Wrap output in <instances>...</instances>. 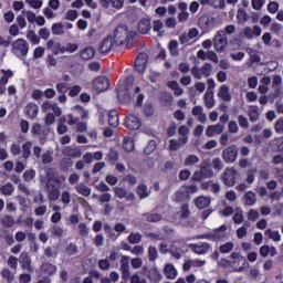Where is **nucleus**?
Here are the masks:
<instances>
[{"mask_svg": "<svg viewBox=\"0 0 283 283\" xmlns=\"http://www.w3.org/2000/svg\"><path fill=\"white\" fill-rule=\"evenodd\" d=\"M113 40L117 46L125 45L126 43V48L129 50L138 41V33L129 31L127 24H118L115 28Z\"/></svg>", "mask_w": 283, "mask_h": 283, "instance_id": "1", "label": "nucleus"}, {"mask_svg": "<svg viewBox=\"0 0 283 283\" xmlns=\"http://www.w3.org/2000/svg\"><path fill=\"white\" fill-rule=\"evenodd\" d=\"M46 176L48 180L45 188L48 198L50 202H56V200H59V198L61 197V179H59V177H55L56 171L54 170V168H49L46 170Z\"/></svg>", "mask_w": 283, "mask_h": 283, "instance_id": "2", "label": "nucleus"}, {"mask_svg": "<svg viewBox=\"0 0 283 283\" xmlns=\"http://www.w3.org/2000/svg\"><path fill=\"white\" fill-rule=\"evenodd\" d=\"M11 51L18 59H25L30 52V44L25 39L19 38L13 42Z\"/></svg>", "mask_w": 283, "mask_h": 283, "instance_id": "3", "label": "nucleus"}, {"mask_svg": "<svg viewBox=\"0 0 283 283\" xmlns=\"http://www.w3.org/2000/svg\"><path fill=\"white\" fill-rule=\"evenodd\" d=\"M31 134L34 138H38L41 145H44L50 134V127L41 126L39 123H34L31 127Z\"/></svg>", "mask_w": 283, "mask_h": 283, "instance_id": "4", "label": "nucleus"}, {"mask_svg": "<svg viewBox=\"0 0 283 283\" xmlns=\"http://www.w3.org/2000/svg\"><path fill=\"white\" fill-rule=\"evenodd\" d=\"M228 43L229 40L227 39V32H224V30H219L212 40V45L216 52H224V48H227Z\"/></svg>", "mask_w": 283, "mask_h": 283, "instance_id": "5", "label": "nucleus"}, {"mask_svg": "<svg viewBox=\"0 0 283 283\" xmlns=\"http://www.w3.org/2000/svg\"><path fill=\"white\" fill-rule=\"evenodd\" d=\"M198 27L203 32H211V30H213V28H216V18H213L209 13H203L198 19Z\"/></svg>", "mask_w": 283, "mask_h": 283, "instance_id": "6", "label": "nucleus"}, {"mask_svg": "<svg viewBox=\"0 0 283 283\" xmlns=\"http://www.w3.org/2000/svg\"><path fill=\"white\" fill-rule=\"evenodd\" d=\"M222 159L227 165H233L238 160V146L230 145L222 151Z\"/></svg>", "mask_w": 283, "mask_h": 283, "instance_id": "7", "label": "nucleus"}, {"mask_svg": "<svg viewBox=\"0 0 283 283\" xmlns=\"http://www.w3.org/2000/svg\"><path fill=\"white\" fill-rule=\"evenodd\" d=\"M237 177L238 170H235V168H227L221 175V180L226 185V187H234Z\"/></svg>", "mask_w": 283, "mask_h": 283, "instance_id": "8", "label": "nucleus"}, {"mask_svg": "<svg viewBox=\"0 0 283 283\" xmlns=\"http://www.w3.org/2000/svg\"><path fill=\"white\" fill-rule=\"evenodd\" d=\"M109 77L107 76H97L94 81H93V87L95 90V92H97L98 94H101V92H107V90H109Z\"/></svg>", "mask_w": 283, "mask_h": 283, "instance_id": "9", "label": "nucleus"}, {"mask_svg": "<svg viewBox=\"0 0 283 283\" xmlns=\"http://www.w3.org/2000/svg\"><path fill=\"white\" fill-rule=\"evenodd\" d=\"M149 61V56L147 53L142 52L139 53L135 59V70L139 74H144V72L147 70V62Z\"/></svg>", "mask_w": 283, "mask_h": 283, "instance_id": "10", "label": "nucleus"}, {"mask_svg": "<svg viewBox=\"0 0 283 283\" xmlns=\"http://www.w3.org/2000/svg\"><path fill=\"white\" fill-rule=\"evenodd\" d=\"M99 205L104 206L103 216H109L114 211V206L109 205L112 202V193H102L98 198Z\"/></svg>", "mask_w": 283, "mask_h": 283, "instance_id": "11", "label": "nucleus"}, {"mask_svg": "<svg viewBox=\"0 0 283 283\" xmlns=\"http://www.w3.org/2000/svg\"><path fill=\"white\" fill-rule=\"evenodd\" d=\"M124 125L125 127H127V129L136 132V129H140L143 123L140 122V118H138V116L129 114L128 116H126Z\"/></svg>", "mask_w": 283, "mask_h": 283, "instance_id": "12", "label": "nucleus"}, {"mask_svg": "<svg viewBox=\"0 0 283 283\" xmlns=\"http://www.w3.org/2000/svg\"><path fill=\"white\" fill-rule=\"evenodd\" d=\"M227 224H222L214 229L212 233L207 234V240H212V242H220L224 240V232L227 231Z\"/></svg>", "mask_w": 283, "mask_h": 283, "instance_id": "13", "label": "nucleus"}, {"mask_svg": "<svg viewBox=\"0 0 283 283\" xmlns=\"http://www.w3.org/2000/svg\"><path fill=\"white\" fill-rule=\"evenodd\" d=\"M114 38L112 35H107L99 44L98 52L99 54H109L114 48Z\"/></svg>", "mask_w": 283, "mask_h": 283, "instance_id": "14", "label": "nucleus"}, {"mask_svg": "<svg viewBox=\"0 0 283 283\" xmlns=\"http://www.w3.org/2000/svg\"><path fill=\"white\" fill-rule=\"evenodd\" d=\"M19 263L21 264V269L24 271H28V273H31L32 271V258L30 256V253L28 252H21L19 258Z\"/></svg>", "mask_w": 283, "mask_h": 283, "instance_id": "15", "label": "nucleus"}, {"mask_svg": "<svg viewBox=\"0 0 283 283\" xmlns=\"http://www.w3.org/2000/svg\"><path fill=\"white\" fill-rule=\"evenodd\" d=\"M191 251L197 255H205L211 251V244L203 242V243H193L190 244Z\"/></svg>", "mask_w": 283, "mask_h": 283, "instance_id": "16", "label": "nucleus"}, {"mask_svg": "<svg viewBox=\"0 0 283 283\" xmlns=\"http://www.w3.org/2000/svg\"><path fill=\"white\" fill-rule=\"evenodd\" d=\"M24 114L27 118H29L30 120H34V118L39 116V105H36L34 102L27 104V106L24 107Z\"/></svg>", "mask_w": 283, "mask_h": 283, "instance_id": "17", "label": "nucleus"}, {"mask_svg": "<svg viewBox=\"0 0 283 283\" xmlns=\"http://www.w3.org/2000/svg\"><path fill=\"white\" fill-rule=\"evenodd\" d=\"M172 200L174 202H189V200H191V197L187 195V191L181 186L180 189H178L172 196Z\"/></svg>", "mask_w": 283, "mask_h": 283, "instance_id": "18", "label": "nucleus"}, {"mask_svg": "<svg viewBox=\"0 0 283 283\" xmlns=\"http://www.w3.org/2000/svg\"><path fill=\"white\" fill-rule=\"evenodd\" d=\"M136 193L139 200H145V198H149V196H151V191L149 190V188H147V185H145V182H142L137 186Z\"/></svg>", "mask_w": 283, "mask_h": 283, "instance_id": "19", "label": "nucleus"}, {"mask_svg": "<svg viewBox=\"0 0 283 283\" xmlns=\"http://www.w3.org/2000/svg\"><path fill=\"white\" fill-rule=\"evenodd\" d=\"M217 96L221 98V101H224V103L231 102V93H229V85H221L219 92L217 93Z\"/></svg>", "mask_w": 283, "mask_h": 283, "instance_id": "20", "label": "nucleus"}, {"mask_svg": "<svg viewBox=\"0 0 283 283\" xmlns=\"http://www.w3.org/2000/svg\"><path fill=\"white\" fill-rule=\"evenodd\" d=\"M164 275L167 277V280H176V277H178V271L174 264L168 263L164 269Z\"/></svg>", "mask_w": 283, "mask_h": 283, "instance_id": "21", "label": "nucleus"}, {"mask_svg": "<svg viewBox=\"0 0 283 283\" xmlns=\"http://www.w3.org/2000/svg\"><path fill=\"white\" fill-rule=\"evenodd\" d=\"M80 56L83 61H92V57L96 56V50L93 46H86L80 52Z\"/></svg>", "mask_w": 283, "mask_h": 283, "instance_id": "22", "label": "nucleus"}, {"mask_svg": "<svg viewBox=\"0 0 283 283\" xmlns=\"http://www.w3.org/2000/svg\"><path fill=\"white\" fill-rule=\"evenodd\" d=\"M122 264H120V271H122V277L123 280H129L130 272H129V261H127V256H122Z\"/></svg>", "mask_w": 283, "mask_h": 283, "instance_id": "23", "label": "nucleus"}, {"mask_svg": "<svg viewBox=\"0 0 283 283\" xmlns=\"http://www.w3.org/2000/svg\"><path fill=\"white\" fill-rule=\"evenodd\" d=\"M151 30V20L144 18L138 22V31L140 34H147Z\"/></svg>", "mask_w": 283, "mask_h": 283, "instance_id": "24", "label": "nucleus"}, {"mask_svg": "<svg viewBox=\"0 0 283 283\" xmlns=\"http://www.w3.org/2000/svg\"><path fill=\"white\" fill-rule=\"evenodd\" d=\"M109 127H118L120 125V118L118 117V111L113 109L108 113Z\"/></svg>", "mask_w": 283, "mask_h": 283, "instance_id": "25", "label": "nucleus"}, {"mask_svg": "<svg viewBox=\"0 0 283 283\" xmlns=\"http://www.w3.org/2000/svg\"><path fill=\"white\" fill-rule=\"evenodd\" d=\"M203 103L208 109H212L216 106V99H213V91H206L203 95Z\"/></svg>", "mask_w": 283, "mask_h": 283, "instance_id": "26", "label": "nucleus"}, {"mask_svg": "<svg viewBox=\"0 0 283 283\" xmlns=\"http://www.w3.org/2000/svg\"><path fill=\"white\" fill-rule=\"evenodd\" d=\"M195 205L197 207V209H207V207H210L211 205V199L201 196V197H197L195 200Z\"/></svg>", "mask_w": 283, "mask_h": 283, "instance_id": "27", "label": "nucleus"}, {"mask_svg": "<svg viewBox=\"0 0 283 283\" xmlns=\"http://www.w3.org/2000/svg\"><path fill=\"white\" fill-rule=\"evenodd\" d=\"M118 158H119V154L114 149V148H111L108 154L106 155V163L108 165H116V163H118Z\"/></svg>", "mask_w": 283, "mask_h": 283, "instance_id": "28", "label": "nucleus"}, {"mask_svg": "<svg viewBox=\"0 0 283 283\" xmlns=\"http://www.w3.org/2000/svg\"><path fill=\"white\" fill-rule=\"evenodd\" d=\"M75 190L80 196H84V198H90L92 196V188L85 186L84 184H77L75 186Z\"/></svg>", "mask_w": 283, "mask_h": 283, "instance_id": "29", "label": "nucleus"}, {"mask_svg": "<svg viewBox=\"0 0 283 283\" xmlns=\"http://www.w3.org/2000/svg\"><path fill=\"white\" fill-rule=\"evenodd\" d=\"M30 156H32V142H25L22 145V158L27 163Z\"/></svg>", "mask_w": 283, "mask_h": 283, "instance_id": "30", "label": "nucleus"}, {"mask_svg": "<svg viewBox=\"0 0 283 283\" xmlns=\"http://www.w3.org/2000/svg\"><path fill=\"white\" fill-rule=\"evenodd\" d=\"M148 280L151 282L158 283L163 280V274L156 268H153L148 271Z\"/></svg>", "mask_w": 283, "mask_h": 283, "instance_id": "31", "label": "nucleus"}, {"mask_svg": "<svg viewBox=\"0 0 283 283\" xmlns=\"http://www.w3.org/2000/svg\"><path fill=\"white\" fill-rule=\"evenodd\" d=\"M51 32L55 36H61L63 34H65V29L63 27V22L53 23L52 27H51Z\"/></svg>", "mask_w": 283, "mask_h": 283, "instance_id": "32", "label": "nucleus"}, {"mask_svg": "<svg viewBox=\"0 0 283 283\" xmlns=\"http://www.w3.org/2000/svg\"><path fill=\"white\" fill-rule=\"evenodd\" d=\"M63 154H64V156H69L70 158H81V156H82V153L80 149L72 148L70 146L64 148Z\"/></svg>", "mask_w": 283, "mask_h": 283, "instance_id": "33", "label": "nucleus"}, {"mask_svg": "<svg viewBox=\"0 0 283 283\" xmlns=\"http://www.w3.org/2000/svg\"><path fill=\"white\" fill-rule=\"evenodd\" d=\"M250 123H255L260 119V111L258 106H252L248 113Z\"/></svg>", "mask_w": 283, "mask_h": 283, "instance_id": "34", "label": "nucleus"}, {"mask_svg": "<svg viewBox=\"0 0 283 283\" xmlns=\"http://www.w3.org/2000/svg\"><path fill=\"white\" fill-rule=\"evenodd\" d=\"M117 99L122 103V105H127L128 103H132V95L128 91L117 93Z\"/></svg>", "mask_w": 283, "mask_h": 283, "instance_id": "35", "label": "nucleus"}, {"mask_svg": "<svg viewBox=\"0 0 283 283\" xmlns=\"http://www.w3.org/2000/svg\"><path fill=\"white\" fill-rule=\"evenodd\" d=\"M134 147H136V145L134 144V138L132 137H125L123 140V149L124 151H134Z\"/></svg>", "mask_w": 283, "mask_h": 283, "instance_id": "36", "label": "nucleus"}, {"mask_svg": "<svg viewBox=\"0 0 283 283\" xmlns=\"http://www.w3.org/2000/svg\"><path fill=\"white\" fill-rule=\"evenodd\" d=\"M200 163V157L196 155H188L184 161L185 167H193V165H198Z\"/></svg>", "mask_w": 283, "mask_h": 283, "instance_id": "37", "label": "nucleus"}, {"mask_svg": "<svg viewBox=\"0 0 283 283\" xmlns=\"http://www.w3.org/2000/svg\"><path fill=\"white\" fill-rule=\"evenodd\" d=\"M1 74H3V76L0 78V84L2 85H8V81H10V78H12V76H14V73L11 70H1Z\"/></svg>", "mask_w": 283, "mask_h": 283, "instance_id": "38", "label": "nucleus"}, {"mask_svg": "<svg viewBox=\"0 0 283 283\" xmlns=\"http://www.w3.org/2000/svg\"><path fill=\"white\" fill-rule=\"evenodd\" d=\"M0 192L2 196H12V193H14V186L8 182L0 187Z\"/></svg>", "mask_w": 283, "mask_h": 283, "instance_id": "39", "label": "nucleus"}, {"mask_svg": "<svg viewBox=\"0 0 283 283\" xmlns=\"http://www.w3.org/2000/svg\"><path fill=\"white\" fill-rule=\"evenodd\" d=\"M0 275L8 283L14 282V274L9 269H6V268L2 269V271L0 272Z\"/></svg>", "mask_w": 283, "mask_h": 283, "instance_id": "40", "label": "nucleus"}, {"mask_svg": "<svg viewBox=\"0 0 283 283\" xmlns=\"http://www.w3.org/2000/svg\"><path fill=\"white\" fill-rule=\"evenodd\" d=\"M233 242L229 241L219 247V253H221L222 255H227V253H231V251H233Z\"/></svg>", "mask_w": 283, "mask_h": 283, "instance_id": "41", "label": "nucleus"}, {"mask_svg": "<svg viewBox=\"0 0 283 283\" xmlns=\"http://www.w3.org/2000/svg\"><path fill=\"white\" fill-rule=\"evenodd\" d=\"M42 271L46 275H54V273H56V265H54L52 263H43Z\"/></svg>", "mask_w": 283, "mask_h": 283, "instance_id": "42", "label": "nucleus"}, {"mask_svg": "<svg viewBox=\"0 0 283 283\" xmlns=\"http://www.w3.org/2000/svg\"><path fill=\"white\" fill-rule=\"evenodd\" d=\"M265 235H268V238H270V240H273L274 242H280V240H282V235L277 230L273 231L271 229H268L265 231Z\"/></svg>", "mask_w": 283, "mask_h": 283, "instance_id": "43", "label": "nucleus"}, {"mask_svg": "<svg viewBox=\"0 0 283 283\" xmlns=\"http://www.w3.org/2000/svg\"><path fill=\"white\" fill-rule=\"evenodd\" d=\"M27 39L31 41L32 45H39V43H41V38L36 35V32H34L33 30H30L27 33Z\"/></svg>", "mask_w": 283, "mask_h": 283, "instance_id": "44", "label": "nucleus"}, {"mask_svg": "<svg viewBox=\"0 0 283 283\" xmlns=\"http://www.w3.org/2000/svg\"><path fill=\"white\" fill-rule=\"evenodd\" d=\"M55 90L59 94H67V92H70V84L65 82H59L55 84Z\"/></svg>", "mask_w": 283, "mask_h": 283, "instance_id": "45", "label": "nucleus"}, {"mask_svg": "<svg viewBox=\"0 0 283 283\" xmlns=\"http://www.w3.org/2000/svg\"><path fill=\"white\" fill-rule=\"evenodd\" d=\"M159 103L163 107H169L174 103V95H160Z\"/></svg>", "mask_w": 283, "mask_h": 283, "instance_id": "46", "label": "nucleus"}, {"mask_svg": "<svg viewBox=\"0 0 283 283\" xmlns=\"http://www.w3.org/2000/svg\"><path fill=\"white\" fill-rule=\"evenodd\" d=\"M145 217L147 222H160L163 220V214L158 212L146 213Z\"/></svg>", "mask_w": 283, "mask_h": 283, "instance_id": "47", "label": "nucleus"}, {"mask_svg": "<svg viewBox=\"0 0 283 283\" xmlns=\"http://www.w3.org/2000/svg\"><path fill=\"white\" fill-rule=\"evenodd\" d=\"M168 50L171 56H178V54H180V52L178 51V41L177 40L170 41L168 44Z\"/></svg>", "mask_w": 283, "mask_h": 283, "instance_id": "48", "label": "nucleus"}, {"mask_svg": "<svg viewBox=\"0 0 283 283\" xmlns=\"http://www.w3.org/2000/svg\"><path fill=\"white\" fill-rule=\"evenodd\" d=\"M244 200H245V203H247L249 207H253V205H255V202H256L255 192H253V191H248V192L244 195Z\"/></svg>", "mask_w": 283, "mask_h": 283, "instance_id": "49", "label": "nucleus"}, {"mask_svg": "<svg viewBox=\"0 0 283 283\" xmlns=\"http://www.w3.org/2000/svg\"><path fill=\"white\" fill-rule=\"evenodd\" d=\"M113 191H114L116 198H119V200L127 198V189H125L123 187H115V188H113Z\"/></svg>", "mask_w": 283, "mask_h": 283, "instance_id": "50", "label": "nucleus"}, {"mask_svg": "<svg viewBox=\"0 0 283 283\" xmlns=\"http://www.w3.org/2000/svg\"><path fill=\"white\" fill-rule=\"evenodd\" d=\"M50 232L54 238H63L64 230L61 226H53L50 228Z\"/></svg>", "mask_w": 283, "mask_h": 283, "instance_id": "51", "label": "nucleus"}, {"mask_svg": "<svg viewBox=\"0 0 283 283\" xmlns=\"http://www.w3.org/2000/svg\"><path fill=\"white\" fill-rule=\"evenodd\" d=\"M210 8H214V10H224L227 4L224 0H210Z\"/></svg>", "mask_w": 283, "mask_h": 283, "instance_id": "52", "label": "nucleus"}, {"mask_svg": "<svg viewBox=\"0 0 283 283\" xmlns=\"http://www.w3.org/2000/svg\"><path fill=\"white\" fill-rule=\"evenodd\" d=\"M52 52L54 56H59V54H65V48L61 42H56L52 48Z\"/></svg>", "mask_w": 283, "mask_h": 283, "instance_id": "53", "label": "nucleus"}, {"mask_svg": "<svg viewBox=\"0 0 283 283\" xmlns=\"http://www.w3.org/2000/svg\"><path fill=\"white\" fill-rule=\"evenodd\" d=\"M237 19L240 23H244L249 20V13L244 9H239L237 12Z\"/></svg>", "mask_w": 283, "mask_h": 283, "instance_id": "54", "label": "nucleus"}, {"mask_svg": "<svg viewBox=\"0 0 283 283\" xmlns=\"http://www.w3.org/2000/svg\"><path fill=\"white\" fill-rule=\"evenodd\" d=\"M2 227H7L8 229H10V227H14V217L6 214L2 219Z\"/></svg>", "mask_w": 283, "mask_h": 283, "instance_id": "55", "label": "nucleus"}, {"mask_svg": "<svg viewBox=\"0 0 283 283\" xmlns=\"http://www.w3.org/2000/svg\"><path fill=\"white\" fill-rule=\"evenodd\" d=\"M143 240V235H140V233H134L132 232L128 235V242L129 244H139V242Z\"/></svg>", "mask_w": 283, "mask_h": 283, "instance_id": "56", "label": "nucleus"}, {"mask_svg": "<svg viewBox=\"0 0 283 283\" xmlns=\"http://www.w3.org/2000/svg\"><path fill=\"white\" fill-rule=\"evenodd\" d=\"M211 70H213V65H211V63H205L201 66L202 76H206V78H209V76H211Z\"/></svg>", "mask_w": 283, "mask_h": 283, "instance_id": "57", "label": "nucleus"}, {"mask_svg": "<svg viewBox=\"0 0 283 283\" xmlns=\"http://www.w3.org/2000/svg\"><path fill=\"white\" fill-rule=\"evenodd\" d=\"M7 264L9 266V269H12L13 271H17L18 266H19V259H17V256L11 255L9 256Z\"/></svg>", "mask_w": 283, "mask_h": 283, "instance_id": "58", "label": "nucleus"}, {"mask_svg": "<svg viewBox=\"0 0 283 283\" xmlns=\"http://www.w3.org/2000/svg\"><path fill=\"white\" fill-rule=\"evenodd\" d=\"M76 50H78V44H76V43L67 42L64 45V53L69 52V54H74V52H76Z\"/></svg>", "mask_w": 283, "mask_h": 283, "instance_id": "59", "label": "nucleus"}, {"mask_svg": "<svg viewBox=\"0 0 283 283\" xmlns=\"http://www.w3.org/2000/svg\"><path fill=\"white\" fill-rule=\"evenodd\" d=\"M123 181L128 182L129 187H135V185H137V182H138V178L134 175H126L123 178Z\"/></svg>", "mask_w": 283, "mask_h": 283, "instance_id": "60", "label": "nucleus"}, {"mask_svg": "<svg viewBox=\"0 0 283 283\" xmlns=\"http://www.w3.org/2000/svg\"><path fill=\"white\" fill-rule=\"evenodd\" d=\"M34 176H36V171L34 169H28L23 172L22 178L27 182H30V180H33Z\"/></svg>", "mask_w": 283, "mask_h": 283, "instance_id": "61", "label": "nucleus"}, {"mask_svg": "<svg viewBox=\"0 0 283 283\" xmlns=\"http://www.w3.org/2000/svg\"><path fill=\"white\" fill-rule=\"evenodd\" d=\"M66 253L67 255H76L78 253V245H76V243H70L66 247Z\"/></svg>", "mask_w": 283, "mask_h": 283, "instance_id": "62", "label": "nucleus"}, {"mask_svg": "<svg viewBox=\"0 0 283 283\" xmlns=\"http://www.w3.org/2000/svg\"><path fill=\"white\" fill-rule=\"evenodd\" d=\"M201 172L203 178H213V170L208 166L201 167Z\"/></svg>", "mask_w": 283, "mask_h": 283, "instance_id": "63", "label": "nucleus"}, {"mask_svg": "<svg viewBox=\"0 0 283 283\" xmlns=\"http://www.w3.org/2000/svg\"><path fill=\"white\" fill-rule=\"evenodd\" d=\"M276 134H283V117H280L274 125Z\"/></svg>", "mask_w": 283, "mask_h": 283, "instance_id": "64", "label": "nucleus"}]
</instances>
